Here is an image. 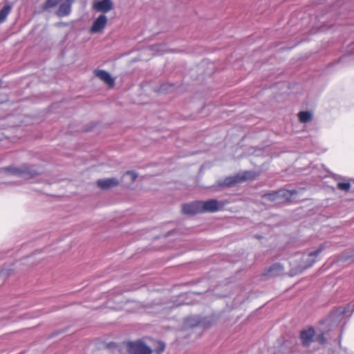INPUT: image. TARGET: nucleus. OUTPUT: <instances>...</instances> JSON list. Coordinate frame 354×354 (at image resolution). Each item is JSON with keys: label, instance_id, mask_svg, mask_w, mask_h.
Segmentation results:
<instances>
[{"label": "nucleus", "instance_id": "obj_2", "mask_svg": "<svg viewBox=\"0 0 354 354\" xmlns=\"http://www.w3.org/2000/svg\"><path fill=\"white\" fill-rule=\"evenodd\" d=\"M257 175L252 171H245L234 176L226 177L224 180H218L217 183L221 187H232L243 180L254 179Z\"/></svg>", "mask_w": 354, "mask_h": 354}, {"label": "nucleus", "instance_id": "obj_25", "mask_svg": "<svg viewBox=\"0 0 354 354\" xmlns=\"http://www.w3.org/2000/svg\"><path fill=\"white\" fill-rule=\"evenodd\" d=\"M162 91H167V89L165 88V85H163L161 88Z\"/></svg>", "mask_w": 354, "mask_h": 354}, {"label": "nucleus", "instance_id": "obj_6", "mask_svg": "<svg viewBox=\"0 0 354 354\" xmlns=\"http://www.w3.org/2000/svg\"><path fill=\"white\" fill-rule=\"evenodd\" d=\"M107 24V17L104 15H100L93 23L90 31L91 33L100 32Z\"/></svg>", "mask_w": 354, "mask_h": 354}, {"label": "nucleus", "instance_id": "obj_7", "mask_svg": "<svg viewBox=\"0 0 354 354\" xmlns=\"http://www.w3.org/2000/svg\"><path fill=\"white\" fill-rule=\"evenodd\" d=\"M182 210L186 214H194L202 212L201 201H195L189 204H185L182 207Z\"/></svg>", "mask_w": 354, "mask_h": 354}, {"label": "nucleus", "instance_id": "obj_22", "mask_svg": "<svg viewBox=\"0 0 354 354\" xmlns=\"http://www.w3.org/2000/svg\"><path fill=\"white\" fill-rule=\"evenodd\" d=\"M345 259H351V263L354 262V250L353 251V254L351 257H345Z\"/></svg>", "mask_w": 354, "mask_h": 354}, {"label": "nucleus", "instance_id": "obj_1", "mask_svg": "<svg viewBox=\"0 0 354 354\" xmlns=\"http://www.w3.org/2000/svg\"><path fill=\"white\" fill-rule=\"evenodd\" d=\"M3 170L8 174L22 177L26 179L32 178L41 173V170L35 167L21 165L19 167H9L3 168Z\"/></svg>", "mask_w": 354, "mask_h": 354}, {"label": "nucleus", "instance_id": "obj_24", "mask_svg": "<svg viewBox=\"0 0 354 354\" xmlns=\"http://www.w3.org/2000/svg\"><path fill=\"white\" fill-rule=\"evenodd\" d=\"M75 0H66L65 3H69V5L71 6L72 3L74 2Z\"/></svg>", "mask_w": 354, "mask_h": 354}, {"label": "nucleus", "instance_id": "obj_13", "mask_svg": "<svg viewBox=\"0 0 354 354\" xmlns=\"http://www.w3.org/2000/svg\"><path fill=\"white\" fill-rule=\"evenodd\" d=\"M71 12V6L69 3H64L60 5L57 10V15L59 17L68 15Z\"/></svg>", "mask_w": 354, "mask_h": 354}, {"label": "nucleus", "instance_id": "obj_17", "mask_svg": "<svg viewBox=\"0 0 354 354\" xmlns=\"http://www.w3.org/2000/svg\"><path fill=\"white\" fill-rule=\"evenodd\" d=\"M337 187L339 190L348 192L351 188V184L349 182H338L337 184Z\"/></svg>", "mask_w": 354, "mask_h": 354}, {"label": "nucleus", "instance_id": "obj_8", "mask_svg": "<svg viewBox=\"0 0 354 354\" xmlns=\"http://www.w3.org/2000/svg\"><path fill=\"white\" fill-rule=\"evenodd\" d=\"M295 192V190H292L290 192L287 190H280L277 192L266 194L264 195V197L270 201L279 202L280 197L283 196L288 198L290 195L294 194Z\"/></svg>", "mask_w": 354, "mask_h": 354}, {"label": "nucleus", "instance_id": "obj_23", "mask_svg": "<svg viewBox=\"0 0 354 354\" xmlns=\"http://www.w3.org/2000/svg\"><path fill=\"white\" fill-rule=\"evenodd\" d=\"M319 341L322 343V344H324L325 342V338L324 337V335H322L321 337H319Z\"/></svg>", "mask_w": 354, "mask_h": 354}, {"label": "nucleus", "instance_id": "obj_16", "mask_svg": "<svg viewBox=\"0 0 354 354\" xmlns=\"http://www.w3.org/2000/svg\"><path fill=\"white\" fill-rule=\"evenodd\" d=\"M11 6L9 5L5 6L0 10V23L3 22L7 17L8 15L10 12Z\"/></svg>", "mask_w": 354, "mask_h": 354}, {"label": "nucleus", "instance_id": "obj_21", "mask_svg": "<svg viewBox=\"0 0 354 354\" xmlns=\"http://www.w3.org/2000/svg\"><path fill=\"white\" fill-rule=\"evenodd\" d=\"M124 176H129L131 180L134 181L138 177V174L134 171H128L124 174Z\"/></svg>", "mask_w": 354, "mask_h": 354}, {"label": "nucleus", "instance_id": "obj_3", "mask_svg": "<svg viewBox=\"0 0 354 354\" xmlns=\"http://www.w3.org/2000/svg\"><path fill=\"white\" fill-rule=\"evenodd\" d=\"M127 351L130 354H151L152 350L142 341L127 342Z\"/></svg>", "mask_w": 354, "mask_h": 354}, {"label": "nucleus", "instance_id": "obj_5", "mask_svg": "<svg viewBox=\"0 0 354 354\" xmlns=\"http://www.w3.org/2000/svg\"><path fill=\"white\" fill-rule=\"evenodd\" d=\"M51 250L50 248H46L45 250L40 252H35L30 257V258L33 259L35 261L30 262V263H49V261H43L48 257H53L54 254H50Z\"/></svg>", "mask_w": 354, "mask_h": 354}, {"label": "nucleus", "instance_id": "obj_9", "mask_svg": "<svg viewBox=\"0 0 354 354\" xmlns=\"http://www.w3.org/2000/svg\"><path fill=\"white\" fill-rule=\"evenodd\" d=\"M95 75L108 86H113L115 84V79L113 78L107 71L104 70H95Z\"/></svg>", "mask_w": 354, "mask_h": 354}, {"label": "nucleus", "instance_id": "obj_4", "mask_svg": "<svg viewBox=\"0 0 354 354\" xmlns=\"http://www.w3.org/2000/svg\"><path fill=\"white\" fill-rule=\"evenodd\" d=\"M224 205L222 202L215 199H211L205 202H201V209L203 212H214L221 209Z\"/></svg>", "mask_w": 354, "mask_h": 354}, {"label": "nucleus", "instance_id": "obj_19", "mask_svg": "<svg viewBox=\"0 0 354 354\" xmlns=\"http://www.w3.org/2000/svg\"><path fill=\"white\" fill-rule=\"evenodd\" d=\"M165 348V344L162 342H158V347L156 348V352L157 354H160L164 351Z\"/></svg>", "mask_w": 354, "mask_h": 354}, {"label": "nucleus", "instance_id": "obj_11", "mask_svg": "<svg viewBox=\"0 0 354 354\" xmlns=\"http://www.w3.org/2000/svg\"><path fill=\"white\" fill-rule=\"evenodd\" d=\"M315 335V330L313 328H309L307 330H304L301 332V340L304 346H308L313 340Z\"/></svg>", "mask_w": 354, "mask_h": 354}, {"label": "nucleus", "instance_id": "obj_15", "mask_svg": "<svg viewBox=\"0 0 354 354\" xmlns=\"http://www.w3.org/2000/svg\"><path fill=\"white\" fill-rule=\"evenodd\" d=\"M321 251H322V248H319V249H317L313 252H310L308 254V261L309 264L312 265L316 262L315 258L319 255V254L321 252Z\"/></svg>", "mask_w": 354, "mask_h": 354}, {"label": "nucleus", "instance_id": "obj_10", "mask_svg": "<svg viewBox=\"0 0 354 354\" xmlns=\"http://www.w3.org/2000/svg\"><path fill=\"white\" fill-rule=\"evenodd\" d=\"M97 184L100 188L106 189L118 185L119 180L115 178H102L97 181Z\"/></svg>", "mask_w": 354, "mask_h": 354}, {"label": "nucleus", "instance_id": "obj_14", "mask_svg": "<svg viewBox=\"0 0 354 354\" xmlns=\"http://www.w3.org/2000/svg\"><path fill=\"white\" fill-rule=\"evenodd\" d=\"M299 120L302 123H306L312 120V114L308 111H301L298 113Z\"/></svg>", "mask_w": 354, "mask_h": 354}, {"label": "nucleus", "instance_id": "obj_12", "mask_svg": "<svg viewBox=\"0 0 354 354\" xmlns=\"http://www.w3.org/2000/svg\"><path fill=\"white\" fill-rule=\"evenodd\" d=\"M113 8L111 0H102L95 3L94 8L100 12H107Z\"/></svg>", "mask_w": 354, "mask_h": 354}, {"label": "nucleus", "instance_id": "obj_20", "mask_svg": "<svg viewBox=\"0 0 354 354\" xmlns=\"http://www.w3.org/2000/svg\"><path fill=\"white\" fill-rule=\"evenodd\" d=\"M152 50H154L157 53L158 52H165V46L162 44H158V45H155L152 47Z\"/></svg>", "mask_w": 354, "mask_h": 354}, {"label": "nucleus", "instance_id": "obj_18", "mask_svg": "<svg viewBox=\"0 0 354 354\" xmlns=\"http://www.w3.org/2000/svg\"><path fill=\"white\" fill-rule=\"evenodd\" d=\"M60 0H47L44 4V8H49L55 6Z\"/></svg>", "mask_w": 354, "mask_h": 354}]
</instances>
